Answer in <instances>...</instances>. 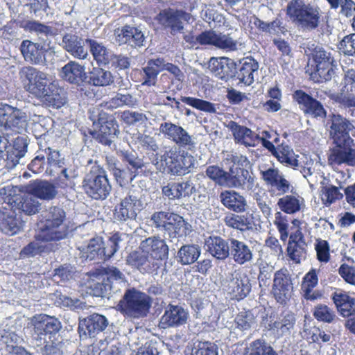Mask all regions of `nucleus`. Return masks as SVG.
I'll list each match as a JSON object with an SVG mask.
<instances>
[{"label":"nucleus","mask_w":355,"mask_h":355,"mask_svg":"<svg viewBox=\"0 0 355 355\" xmlns=\"http://www.w3.org/2000/svg\"><path fill=\"white\" fill-rule=\"evenodd\" d=\"M326 126L331 146L327 154V162L331 167L343 164L355 167V143L349 133L355 129L350 120L338 113L329 114Z\"/></svg>","instance_id":"1"},{"label":"nucleus","mask_w":355,"mask_h":355,"mask_svg":"<svg viewBox=\"0 0 355 355\" xmlns=\"http://www.w3.org/2000/svg\"><path fill=\"white\" fill-rule=\"evenodd\" d=\"M19 75L27 81L26 90L46 106L58 109L66 103L64 90L48 73L29 66L23 67Z\"/></svg>","instance_id":"2"},{"label":"nucleus","mask_w":355,"mask_h":355,"mask_svg":"<svg viewBox=\"0 0 355 355\" xmlns=\"http://www.w3.org/2000/svg\"><path fill=\"white\" fill-rule=\"evenodd\" d=\"M69 234L67 214L60 207L52 206L40 216L35 239L44 242H57Z\"/></svg>","instance_id":"3"},{"label":"nucleus","mask_w":355,"mask_h":355,"mask_svg":"<svg viewBox=\"0 0 355 355\" xmlns=\"http://www.w3.org/2000/svg\"><path fill=\"white\" fill-rule=\"evenodd\" d=\"M322 10L318 5L306 3L304 0H291L286 6L290 19L304 30H318L321 35L328 33V26H320Z\"/></svg>","instance_id":"4"},{"label":"nucleus","mask_w":355,"mask_h":355,"mask_svg":"<svg viewBox=\"0 0 355 355\" xmlns=\"http://www.w3.org/2000/svg\"><path fill=\"white\" fill-rule=\"evenodd\" d=\"M150 307L148 296L135 288L127 290L117 304L118 310L122 313L135 318L146 316Z\"/></svg>","instance_id":"5"},{"label":"nucleus","mask_w":355,"mask_h":355,"mask_svg":"<svg viewBox=\"0 0 355 355\" xmlns=\"http://www.w3.org/2000/svg\"><path fill=\"white\" fill-rule=\"evenodd\" d=\"M89 119L95 127L94 137L105 146H110L112 139L119 133V125L113 119H109L107 113L98 108L89 110Z\"/></svg>","instance_id":"6"},{"label":"nucleus","mask_w":355,"mask_h":355,"mask_svg":"<svg viewBox=\"0 0 355 355\" xmlns=\"http://www.w3.org/2000/svg\"><path fill=\"white\" fill-rule=\"evenodd\" d=\"M85 193L95 200H105L110 195L112 186L105 172L101 169L91 171L82 182Z\"/></svg>","instance_id":"7"},{"label":"nucleus","mask_w":355,"mask_h":355,"mask_svg":"<svg viewBox=\"0 0 355 355\" xmlns=\"http://www.w3.org/2000/svg\"><path fill=\"white\" fill-rule=\"evenodd\" d=\"M191 14L183 10L166 8L160 10L155 16V20L164 29L168 30L171 35L180 33L184 29V22L189 23L191 19Z\"/></svg>","instance_id":"8"},{"label":"nucleus","mask_w":355,"mask_h":355,"mask_svg":"<svg viewBox=\"0 0 355 355\" xmlns=\"http://www.w3.org/2000/svg\"><path fill=\"white\" fill-rule=\"evenodd\" d=\"M161 160L165 163L167 171L173 175H184L194 168L195 158L188 153L179 154L172 149L166 151L161 157Z\"/></svg>","instance_id":"9"},{"label":"nucleus","mask_w":355,"mask_h":355,"mask_svg":"<svg viewBox=\"0 0 355 355\" xmlns=\"http://www.w3.org/2000/svg\"><path fill=\"white\" fill-rule=\"evenodd\" d=\"M26 114L20 109L8 104L0 103V129L20 132L25 129Z\"/></svg>","instance_id":"10"},{"label":"nucleus","mask_w":355,"mask_h":355,"mask_svg":"<svg viewBox=\"0 0 355 355\" xmlns=\"http://www.w3.org/2000/svg\"><path fill=\"white\" fill-rule=\"evenodd\" d=\"M142 208L143 204L137 196L128 193L115 206L114 219L120 223L135 220Z\"/></svg>","instance_id":"11"},{"label":"nucleus","mask_w":355,"mask_h":355,"mask_svg":"<svg viewBox=\"0 0 355 355\" xmlns=\"http://www.w3.org/2000/svg\"><path fill=\"white\" fill-rule=\"evenodd\" d=\"M313 59L315 63V69L311 73V78L314 82H325L331 78L334 58L331 53L323 48L317 46L313 52Z\"/></svg>","instance_id":"12"},{"label":"nucleus","mask_w":355,"mask_h":355,"mask_svg":"<svg viewBox=\"0 0 355 355\" xmlns=\"http://www.w3.org/2000/svg\"><path fill=\"white\" fill-rule=\"evenodd\" d=\"M159 130L166 138L180 147H188L191 149L196 145L193 137L185 129L171 121L162 123Z\"/></svg>","instance_id":"13"},{"label":"nucleus","mask_w":355,"mask_h":355,"mask_svg":"<svg viewBox=\"0 0 355 355\" xmlns=\"http://www.w3.org/2000/svg\"><path fill=\"white\" fill-rule=\"evenodd\" d=\"M189 311L180 305L169 304L164 309L159 327L161 329L175 328L184 325L189 319Z\"/></svg>","instance_id":"14"},{"label":"nucleus","mask_w":355,"mask_h":355,"mask_svg":"<svg viewBox=\"0 0 355 355\" xmlns=\"http://www.w3.org/2000/svg\"><path fill=\"white\" fill-rule=\"evenodd\" d=\"M109 322L105 316L93 313L79 322L78 330L81 338H95L108 326Z\"/></svg>","instance_id":"15"},{"label":"nucleus","mask_w":355,"mask_h":355,"mask_svg":"<svg viewBox=\"0 0 355 355\" xmlns=\"http://www.w3.org/2000/svg\"><path fill=\"white\" fill-rule=\"evenodd\" d=\"M226 290L232 297L241 300L245 297L251 291V284L248 277L241 272L234 271L227 280Z\"/></svg>","instance_id":"16"},{"label":"nucleus","mask_w":355,"mask_h":355,"mask_svg":"<svg viewBox=\"0 0 355 355\" xmlns=\"http://www.w3.org/2000/svg\"><path fill=\"white\" fill-rule=\"evenodd\" d=\"M33 324L35 333L40 336V340H46L45 336L57 334L61 329L60 322L55 318L46 314H40L33 317Z\"/></svg>","instance_id":"17"},{"label":"nucleus","mask_w":355,"mask_h":355,"mask_svg":"<svg viewBox=\"0 0 355 355\" xmlns=\"http://www.w3.org/2000/svg\"><path fill=\"white\" fill-rule=\"evenodd\" d=\"M28 192L42 200L49 201L57 196L58 191L56 186L47 180H35L30 181L25 187Z\"/></svg>","instance_id":"18"},{"label":"nucleus","mask_w":355,"mask_h":355,"mask_svg":"<svg viewBox=\"0 0 355 355\" xmlns=\"http://www.w3.org/2000/svg\"><path fill=\"white\" fill-rule=\"evenodd\" d=\"M116 41L119 44H128L132 47H141L144 46L145 36L143 32L137 27L125 25L118 28L114 32Z\"/></svg>","instance_id":"19"},{"label":"nucleus","mask_w":355,"mask_h":355,"mask_svg":"<svg viewBox=\"0 0 355 355\" xmlns=\"http://www.w3.org/2000/svg\"><path fill=\"white\" fill-rule=\"evenodd\" d=\"M208 69L216 77L227 80L235 75L236 64L228 58L213 57L208 62Z\"/></svg>","instance_id":"20"},{"label":"nucleus","mask_w":355,"mask_h":355,"mask_svg":"<svg viewBox=\"0 0 355 355\" xmlns=\"http://www.w3.org/2000/svg\"><path fill=\"white\" fill-rule=\"evenodd\" d=\"M20 51L24 60L33 64H43L45 61V47L28 40L22 41Z\"/></svg>","instance_id":"21"},{"label":"nucleus","mask_w":355,"mask_h":355,"mask_svg":"<svg viewBox=\"0 0 355 355\" xmlns=\"http://www.w3.org/2000/svg\"><path fill=\"white\" fill-rule=\"evenodd\" d=\"M205 247L213 257L218 261H225L230 253V239L225 240L220 236H210L205 239Z\"/></svg>","instance_id":"22"},{"label":"nucleus","mask_w":355,"mask_h":355,"mask_svg":"<svg viewBox=\"0 0 355 355\" xmlns=\"http://www.w3.org/2000/svg\"><path fill=\"white\" fill-rule=\"evenodd\" d=\"M286 270H280L275 273L272 286L273 294L277 300L283 303L291 297L293 286L291 278Z\"/></svg>","instance_id":"23"},{"label":"nucleus","mask_w":355,"mask_h":355,"mask_svg":"<svg viewBox=\"0 0 355 355\" xmlns=\"http://www.w3.org/2000/svg\"><path fill=\"white\" fill-rule=\"evenodd\" d=\"M225 186L250 191L254 187V177L247 169L239 168L227 173Z\"/></svg>","instance_id":"24"},{"label":"nucleus","mask_w":355,"mask_h":355,"mask_svg":"<svg viewBox=\"0 0 355 355\" xmlns=\"http://www.w3.org/2000/svg\"><path fill=\"white\" fill-rule=\"evenodd\" d=\"M306 243L304 235L300 230H297L291 234L287 248L288 257L295 263H300L306 256Z\"/></svg>","instance_id":"25"},{"label":"nucleus","mask_w":355,"mask_h":355,"mask_svg":"<svg viewBox=\"0 0 355 355\" xmlns=\"http://www.w3.org/2000/svg\"><path fill=\"white\" fill-rule=\"evenodd\" d=\"M230 253L229 257L238 265H244L251 263L253 260V252L252 248L243 241L230 239Z\"/></svg>","instance_id":"26"},{"label":"nucleus","mask_w":355,"mask_h":355,"mask_svg":"<svg viewBox=\"0 0 355 355\" xmlns=\"http://www.w3.org/2000/svg\"><path fill=\"white\" fill-rule=\"evenodd\" d=\"M61 78L71 84L80 85L87 80V73L83 65L75 61L66 64L60 71Z\"/></svg>","instance_id":"27"},{"label":"nucleus","mask_w":355,"mask_h":355,"mask_svg":"<svg viewBox=\"0 0 355 355\" xmlns=\"http://www.w3.org/2000/svg\"><path fill=\"white\" fill-rule=\"evenodd\" d=\"M28 144L24 138L17 137L13 146H10L5 155V166L8 169H12L19 163L27 153Z\"/></svg>","instance_id":"28"},{"label":"nucleus","mask_w":355,"mask_h":355,"mask_svg":"<svg viewBox=\"0 0 355 355\" xmlns=\"http://www.w3.org/2000/svg\"><path fill=\"white\" fill-rule=\"evenodd\" d=\"M141 249L149 254L153 259H164L167 257L168 248L163 239L157 237H149L141 244Z\"/></svg>","instance_id":"29"},{"label":"nucleus","mask_w":355,"mask_h":355,"mask_svg":"<svg viewBox=\"0 0 355 355\" xmlns=\"http://www.w3.org/2000/svg\"><path fill=\"white\" fill-rule=\"evenodd\" d=\"M220 202L230 210L240 213L245 211L247 207L245 198L233 190H225L219 195Z\"/></svg>","instance_id":"30"},{"label":"nucleus","mask_w":355,"mask_h":355,"mask_svg":"<svg viewBox=\"0 0 355 355\" xmlns=\"http://www.w3.org/2000/svg\"><path fill=\"white\" fill-rule=\"evenodd\" d=\"M61 45L75 58L84 60L88 56L87 50L84 48L82 39L76 35L65 34L62 37Z\"/></svg>","instance_id":"31"},{"label":"nucleus","mask_w":355,"mask_h":355,"mask_svg":"<svg viewBox=\"0 0 355 355\" xmlns=\"http://www.w3.org/2000/svg\"><path fill=\"white\" fill-rule=\"evenodd\" d=\"M126 263L137 268L141 272H151L157 264L146 254L145 251H133L126 258Z\"/></svg>","instance_id":"32"},{"label":"nucleus","mask_w":355,"mask_h":355,"mask_svg":"<svg viewBox=\"0 0 355 355\" xmlns=\"http://www.w3.org/2000/svg\"><path fill=\"white\" fill-rule=\"evenodd\" d=\"M234 140L236 143L245 146H255L259 142L260 137L250 128L240 125L235 122L230 123Z\"/></svg>","instance_id":"33"},{"label":"nucleus","mask_w":355,"mask_h":355,"mask_svg":"<svg viewBox=\"0 0 355 355\" xmlns=\"http://www.w3.org/2000/svg\"><path fill=\"white\" fill-rule=\"evenodd\" d=\"M295 317L291 313L282 315L278 320L269 324V330L277 338L290 335L295 324Z\"/></svg>","instance_id":"34"},{"label":"nucleus","mask_w":355,"mask_h":355,"mask_svg":"<svg viewBox=\"0 0 355 355\" xmlns=\"http://www.w3.org/2000/svg\"><path fill=\"white\" fill-rule=\"evenodd\" d=\"M241 67L238 72V78L245 85H251L257 76L259 62L252 57H247L241 62Z\"/></svg>","instance_id":"35"},{"label":"nucleus","mask_w":355,"mask_h":355,"mask_svg":"<svg viewBox=\"0 0 355 355\" xmlns=\"http://www.w3.org/2000/svg\"><path fill=\"white\" fill-rule=\"evenodd\" d=\"M331 299L342 316L349 317L355 314V298L340 291L334 292Z\"/></svg>","instance_id":"36"},{"label":"nucleus","mask_w":355,"mask_h":355,"mask_svg":"<svg viewBox=\"0 0 355 355\" xmlns=\"http://www.w3.org/2000/svg\"><path fill=\"white\" fill-rule=\"evenodd\" d=\"M169 221L166 225V232L170 236L184 237L191 232V226L184 219L175 214L171 213Z\"/></svg>","instance_id":"37"},{"label":"nucleus","mask_w":355,"mask_h":355,"mask_svg":"<svg viewBox=\"0 0 355 355\" xmlns=\"http://www.w3.org/2000/svg\"><path fill=\"white\" fill-rule=\"evenodd\" d=\"M277 205L282 211L287 214H294L301 210L304 205V200L297 193L283 195L279 198Z\"/></svg>","instance_id":"38"},{"label":"nucleus","mask_w":355,"mask_h":355,"mask_svg":"<svg viewBox=\"0 0 355 355\" xmlns=\"http://www.w3.org/2000/svg\"><path fill=\"white\" fill-rule=\"evenodd\" d=\"M85 42L89 47L94 59L98 64H106L109 63L113 57V53L110 49L104 46L103 43L95 40L87 39Z\"/></svg>","instance_id":"39"},{"label":"nucleus","mask_w":355,"mask_h":355,"mask_svg":"<svg viewBox=\"0 0 355 355\" xmlns=\"http://www.w3.org/2000/svg\"><path fill=\"white\" fill-rule=\"evenodd\" d=\"M273 155L286 166L295 168L299 166V156L295 155L293 149L288 145H279Z\"/></svg>","instance_id":"40"},{"label":"nucleus","mask_w":355,"mask_h":355,"mask_svg":"<svg viewBox=\"0 0 355 355\" xmlns=\"http://www.w3.org/2000/svg\"><path fill=\"white\" fill-rule=\"evenodd\" d=\"M18 209L26 215H33L39 212L41 209V203L36 197L26 191L17 202Z\"/></svg>","instance_id":"41"},{"label":"nucleus","mask_w":355,"mask_h":355,"mask_svg":"<svg viewBox=\"0 0 355 355\" xmlns=\"http://www.w3.org/2000/svg\"><path fill=\"white\" fill-rule=\"evenodd\" d=\"M198 245L189 244L182 245L178 252V260L182 265H189L196 262L200 255Z\"/></svg>","instance_id":"42"},{"label":"nucleus","mask_w":355,"mask_h":355,"mask_svg":"<svg viewBox=\"0 0 355 355\" xmlns=\"http://www.w3.org/2000/svg\"><path fill=\"white\" fill-rule=\"evenodd\" d=\"M89 83L94 86L105 87L114 83V76L110 71L94 67L89 73Z\"/></svg>","instance_id":"43"},{"label":"nucleus","mask_w":355,"mask_h":355,"mask_svg":"<svg viewBox=\"0 0 355 355\" xmlns=\"http://www.w3.org/2000/svg\"><path fill=\"white\" fill-rule=\"evenodd\" d=\"M329 8L341 17L349 18L355 15V1L354 0H325Z\"/></svg>","instance_id":"44"},{"label":"nucleus","mask_w":355,"mask_h":355,"mask_svg":"<svg viewBox=\"0 0 355 355\" xmlns=\"http://www.w3.org/2000/svg\"><path fill=\"white\" fill-rule=\"evenodd\" d=\"M21 228V222L13 214H3L0 216V230L6 234L12 236Z\"/></svg>","instance_id":"45"},{"label":"nucleus","mask_w":355,"mask_h":355,"mask_svg":"<svg viewBox=\"0 0 355 355\" xmlns=\"http://www.w3.org/2000/svg\"><path fill=\"white\" fill-rule=\"evenodd\" d=\"M33 241L25 246L20 252V257L22 258L25 257H33L38 254H40L43 252L54 251L58 249L57 244L49 243L46 245H42L38 242Z\"/></svg>","instance_id":"46"},{"label":"nucleus","mask_w":355,"mask_h":355,"mask_svg":"<svg viewBox=\"0 0 355 355\" xmlns=\"http://www.w3.org/2000/svg\"><path fill=\"white\" fill-rule=\"evenodd\" d=\"M224 221L227 226L241 231L252 229V220L246 215L230 214L225 217Z\"/></svg>","instance_id":"47"},{"label":"nucleus","mask_w":355,"mask_h":355,"mask_svg":"<svg viewBox=\"0 0 355 355\" xmlns=\"http://www.w3.org/2000/svg\"><path fill=\"white\" fill-rule=\"evenodd\" d=\"M137 99L132 94L118 93L105 103V106L108 109H116L123 106L132 107L137 105Z\"/></svg>","instance_id":"48"},{"label":"nucleus","mask_w":355,"mask_h":355,"mask_svg":"<svg viewBox=\"0 0 355 355\" xmlns=\"http://www.w3.org/2000/svg\"><path fill=\"white\" fill-rule=\"evenodd\" d=\"M181 101L194 108L205 112L216 113L218 110H220L219 104H214L202 99L182 96Z\"/></svg>","instance_id":"49"},{"label":"nucleus","mask_w":355,"mask_h":355,"mask_svg":"<svg viewBox=\"0 0 355 355\" xmlns=\"http://www.w3.org/2000/svg\"><path fill=\"white\" fill-rule=\"evenodd\" d=\"M121 241L119 234H113L109 239L104 243L103 241L102 252L100 253L101 260L110 259L117 252L119 248V243Z\"/></svg>","instance_id":"50"},{"label":"nucleus","mask_w":355,"mask_h":355,"mask_svg":"<svg viewBox=\"0 0 355 355\" xmlns=\"http://www.w3.org/2000/svg\"><path fill=\"white\" fill-rule=\"evenodd\" d=\"M313 315L317 320L326 323H333L338 319L334 309L323 304L314 307Z\"/></svg>","instance_id":"51"},{"label":"nucleus","mask_w":355,"mask_h":355,"mask_svg":"<svg viewBox=\"0 0 355 355\" xmlns=\"http://www.w3.org/2000/svg\"><path fill=\"white\" fill-rule=\"evenodd\" d=\"M338 184L339 187L327 185L322 188V200L326 206H329L343 198V194L339 191V189H343L341 182H338Z\"/></svg>","instance_id":"52"},{"label":"nucleus","mask_w":355,"mask_h":355,"mask_svg":"<svg viewBox=\"0 0 355 355\" xmlns=\"http://www.w3.org/2000/svg\"><path fill=\"white\" fill-rule=\"evenodd\" d=\"M254 199L263 215L268 218L272 215V202L267 192L259 190L254 194Z\"/></svg>","instance_id":"53"},{"label":"nucleus","mask_w":355,"mask_h":355,"mask_svg":"<svg viewBox=\"0 0 355 355\" xmlns=\"http://www.w3.org/2000/svg\"><path fill=\"white\" fill-rule=\"evenodd\" d=\"M234 322L236 328L245 331L250 330L255 325L256 318L250 311H243L236 315Z\"/></svg>","instance_id":"54"},{"label":"nucleus","mask_w":355,"mask_h":355,"mask_svg":"<svg viewBox=\"0 0 355 355\" xmlns=\"http://www.w3.org/2000/svg\"><path fill=\"white\" fill-rule=\"evenodd\" d=\"M103 240L101 237L90 239L85 248L83 249L84 256L89 260L100 259L102 252Z\"/></svg>","instance_id":"55"},{"label":"nucleus","mask_w":355,"mask_h":355,"mask_svg":"<svg viewBox=\"0 0 355 355\" xmlns=\"http://www.w3.org/2000/svg\"><path fill=\"white\" fill-rule=\"evenodd\" d=\"M214 46L226 51H234L238 49V42L229 34L217 33Z\"/></svg>","instance_id":"56"},{"label":"nucleus","mask_w":355,"mask_h":355,"mask_svg":"<svg viewBox=\"0 0 355 355\" xmlns=\"http://www.w3.org/2000/svg\"><path fill=\"white\" fill-rule=\"evenodd\" d=\"M90 293L96 297H106L114 289V286L107 283L105 278L101 282H93L89 286Z\"/></svg>","instance_id":"57"},{"label":"nucleus","mask_w":355,"mask_h":355,"mask_svg":"<svg viewBox=\"0 0 355 355\" xmlns=\"http://www.w3.org/2000/svg\"><path fill=\"white\" fill-rule=\"evenodd\" d=\"M329 97L335 103H338L341 108L355 107V95L354 94L338 92L331 94Z\"/></svg>","instance_id":"58"},{"label":"nucleus","mask_w":355,"mask_h":355,"mask_svg":"<svg viewBox=\"0 0 355 355\" xmlns=\"http://www.w3.org/2000/svg\"><path fill=\"white\" fill-rule=\"evenodd\" d=\"M206 175L220 186H225L227 183V172L218 166H208L206 169Z\"/></svg>","instance_id":"59"},{"label":"nucleus","mask_w":355,"mask_h":355,"mask_svg":"<svg viewBox=\"0 0 355 355\" xmlns=\"http://www.w3.org/2000/svg\"><path fill=\"white\" fill-rule=\"evenodd\" d=\"M104 275L106 276V282L113 286L116 284H125V275L115 266H108L103 269Z\"/></svg>","instance_id":"60"},{"label":"nucleus","mask_w":355,"mask_h":355,"mask_svg":"<svg viewBox=\"0 0 355 355\" xmlns=\"http://www.w3.org/2000/svg\"><path fill=\"white\" fill-rule=\"evenodd\" d=\"M121 119L128 125L143 124L148 121V117L145 114L130 110L122 112Z\"/></svg>","instance_id":"61"},{"label":"nucleus","mask_w":355,"mask_h":355,"mask_svg":"<svg viewBox=\"0 0 355 355\" xmlns=\"http://www.w3.org/2000/svg\"><path fill=\"white\" fill-rule=\"evenodd\" d=\"M272 347L263 340L253 341L249 348V355H267L272 350Z\"/></svg>","instance_id":"62"},{"label":"nucleus","mask_w":355,"mask_h":355,"mask_svg":"<svg viewBox=\"0 0 355 355\" xmlns=\"http://www.w3.org/2000/svg\"><path fill=\"white\" fill-rule=\"evenodd\" d=\"M292 189L290 182L283 175L270 187V191L274 193L275 196H283Z\"/></svg>","instance_id":"63"},{"label":"nucleus","mask_w":355,"mask_h":355,"mask_svg":"<svg viewBox=\"0 0 355 355\" xmlns=\"http://www.w3.org/2000/svg\"><path fill=\"white\" fill-rule=\"evenodd\" d=\"M339 49L345 55L355 56V34L344 37L339 44Z\"/></svg>","instance_id":"64"}]
</instances>
